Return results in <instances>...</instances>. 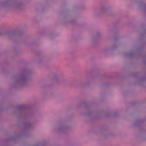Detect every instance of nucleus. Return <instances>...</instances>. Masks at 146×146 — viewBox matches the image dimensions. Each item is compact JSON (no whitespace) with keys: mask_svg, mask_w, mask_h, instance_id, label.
Returning <instances> with one entry per match:
<instances>
[{"mask_svg":"<svg viewBox=\"0 0 146 146\" xmlns=\"http://www.w3.org/2000/svg\"><path fill=\"white\" fill-rule=\"evenodd\" d=\"M94 113V112L88 109H87L85 113L84 114L88 116H91L93 115Z\"/></svg>","mask_w":146,"mask_h":146,"instance_id":"10","label":"nucleus"},{"mask_svg":"<svg viewBox=\"0 0 146 146\" xmlns=\"http://www.w3.org/2000/svg\"><path fill=\"white\" fill-rule=\"evenodd\" d=\"M141 56H144L143 55H141Z\"/></svg>","mask_w":146,"mask_h":146,"instance_id":"24","label":"nucleus"},{"mask_svg":"<svg viewBox=\"0 0 146 146\" xmlns=\"http://www.w3.org/2000/svg\"><path fill=\"white\" fill-rule=\"evenodd\" d=\"M144 62L146 63V59H145L144 60Z\"/></svg>","mask_w":146,"mask_h":146,"instance_id":"19","label":"nucleus"},{"mask_svg":"<svg viewBox=\"0 0 146 146\" xmlns=\"http://www.w3.org/2000/svg\"><path fill=\"white\" fill-rule=\"evenodd\" d=\"M70 128L69 126L65 125L63 123H60L55 127L54 130L57 132H60L64 131Z\"/></svg>","mask_w":146,"mask_h":146,"instance_id":"4","label":"nucleus"},{"mask_svg":"<svg viewBox=\"0 0 146 146\" xmlns=\"http://www.w3.org/2000/svg\"><path fill=\"white\" fill-rule=\"evenodd\" d=\"M100 34V33L98 31L96 32V35H99Z\"/></svg>","mask_w":146,"mask_h":146,"instance_id":"15","label":"nucleus"},{"mask_svg":"<svg viewBox=\"0 0 146 146\" xmlns=\"http://www.w3.org/2000/svg\"><path fill=\"white\" fill-rule=\"evenodd\" d=\"M143 33L142 34V36H145L146 35V30L145 29H143Z\"/></svg>","mask_w":146,"mask_h":146,"instance_id":"14","label":"nucleus"},{"mask_svg":"<svg viewBox=\"0 0 146 146\" xmlns=\"http://www.w3.org/2000/svg\"><path fill=\"white\" fill-rule=\"evenodd\" d=\"M115 40H117V39L116 38H115Z\"/></svg>","mask_w":146,"mask_h":146,"instance_id":"22","label":"nucleus"},{"mask_svg":"<svg viewBox=\"0 0 146 146\" xmlns=\"http://www.w3.org/2000/svg\"><path fill=\"white\" fill-rule=\"evenodd\" d=\"M32 71L26 68L21 69L18 73L19 76L14 75L13 79L14 80L15 87L25 86L28 84L29 75Z\"/></svg>","mask_w":146,"mask_h":146,"instance_id":"1","label":"nucleus"},{"mask_svg":"<svg viewBox=\"0 0 146 146\" xmlns=\"http://www.w3.org/2000/svg\"><path fill=\"white\" fill-rule=\"evenodd\" d=\"M70 145H73V144H70Z\"/></svg>","mask_w":146,"mask_h":146,"instance_id":"21","label":"nucleus"},{"mask_svg":"<svg viewBox=\"0 0 146 146\" xmlns=\"http://www.w3.org/2000/svg\"><path fill=\"white\" fill-rule=\"evenodd\" d=\"M140 50V48H138V49L137 50L139 51Z\"/></svg>","mask_w":146,"mask_h":146,"instance_id":"20","label":"nucleus"},{"mask_svg":"<svg viewBox=\"0 0 146 146\" xmlns=\"http://www.w3.org/2000/svg\"><path fill=\"white\" fill-rule=\"evenodd\" d=\"M137 5L145 12L146 11V3L142 0H138L136 3Z\"/></svg>","mask_w":146,"mask_h":146,"instance_id":"7","label":"nucleus"},{"mask_svg":"<svg viewBox=\"0 0 146 146\" xmlns=\"http://www.w3.org/2000/svg\"><path fill=\"white\" fill-rule=\"evenodd\" d=\"M111 7L110 6H106L102 5L99 7V10H96L95 14L98 15H100L105 13L108 10H110Z\"/></svg>","mask_w":146,"mask_h":146,"instance_id":"5","label":"nucleus"},{"mask_svg":"<svg viewBox=\"0 0 146 146\" xmlns=\"http://www.w3.org/2000/svg\"><path fill=\"white\" fill-rule=\"evenodd\" d=\"M15 108L17 110V111L14 112V113L19 119H25L32 115L31 111L26 110L25 105L17 106Z\"/></svg>","mask_w":146,"mask_h":146,"instance_id":"2","label":"nucleus"},{"mask_svg":"<svg viewBox=\"0 0 146 146\" xmlns=\"http://www.w3.org/2000/svg\"><path fill=\"white\" fill-rule=\"evenodd\" d=\"M119 45L114 44L110 48V50H113L116 49L118 46Z\"/></svg>","mask_w":146,"mask_h":146,"instance_id":"12","label":"nucleus"},{"mask_svg":"<svg viewBox=\"0 0 146 146\" xmlns=\"http://www.w3.org/2000/svg\"><path fill=\"white\" fill-rule=\"evenodd\" d=\"M23 125L25 128L26 129H31L33 127V124L30 122H25Z\"/></svg>","mask_w":146,"mask_h":146,"instance_id":"8","label":"nucleus"},{"mask_svg":"<svg viewBox=\"0 0 146 146\" xmlns=\"http://www.w3.org/2000/svg\"><path fill=\"white\" fill-rule=\"evenodd\" d=\"M88 83H87V81L85 83V84L86 85H88Z\"/></svg>","mask_w":146,"mask_h":146,"instance_id":"18","label":"nucleus"},{"mask_svg":"<svg viewBox=\"0 0 146 146\" xmlns=\"http://www.w3.org/2000/svg\"><path fill=\"white\" fill-rule=\"evenodd\" d=\"M142 122L141 120H137L134 123V126H136L137 125L140 124Z\"/></svg>","mask_w":146,"mask_h":146,"instance_id":"13","label":"nucleus"},{"mask_svg":"<svg viewBox=\"0 0 146 146\" xmlns=\"http://www.w3.org/2000/svg\"><path fill=\"white\" fill-rule=\"evenodd\" d=\"M70 22L72 23V21H71Z\"/></svg>","mask_w":146,"mask_h":146,"instance_id":"23","label":"nucleus"},{"mask_svg":"<svg viewBox=\"0 0 146 146\" xmlns=\"http://www.w3.org/2000/svg\"><path fill=\"white\" fill-rule=\"evenodd\" d=\"M135 54L132 52H126L125 54V56L128 57H130L133 55Z\"/></svg>","mask_w":146,"mask_h":146,"instance_id":"11","label":"nucleus"},{"mask_svg":"<svg viewBox=\"0 0 146 146\" xmlns=\"http://www.w3.org/2000/svg\"><path fill=\"white\" fill-rule=\"evenodd\" d=\"M16 35V33L15 32H0V36L5 35L10 39L14 37Z\"/></svg>","mask_w":146,"mask_h":146,"instance_id":"6","label":"nucleus"},{"mask_svg":"<svg viewBox=\"0 0 146 146\" xmlns=\"http://www.w3.org/2000/svg\"><path fill=\"white\" fill-rule=\"evenodd\" d=\"M9 1L10 0H4L3 1L0 3V5L3 7H8L9 9L12 10L21 9V3L14 2L9 5Z\"/></svg>","mask_w":146,"mask_h":146,"instance_id":"3","label":"nucleus"},{"mask_svg":"<svg viewBox=\"0 0 146 146\" xmlns=\"http://www.w3.org/2000/svg\"><path fill=\"white\" fill-rule=\"evenodd\" d=\"M48 142L46 140H43L36 143L35 146H45L48 143Z\"/></svg>","mask_w":146,"mask_h":146,"instance_id":"9","label":"nucleus"},{"mask_svg":"<svg viewBox=\"0 0 146 146\" xmlns=\"http://www.w3.org/2000/svg\"><path fill=\"white\" fill-rule=\"evenodd\" d=\"M39 63H40L42 62V61H40V60H38V62Z\"/></svg>","mask_w":146,"mask_h":146,"instance_id":"17","label":"nucleus"},{"mask_svg":"<svg viewBox=\"0 0 146 146\" xmlns=\"http://www.w3.org/2000/svg\"><path fill=\"white\" fill-rule=\"evenodd\" d=\"M145 25H141V27L142 28H143L144 27H145Z\"/></svg>","mask_w":146,"mask_h":146,"instance_id":"16","label":"nucleus"}]
</instances>
